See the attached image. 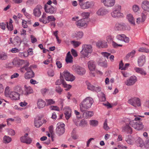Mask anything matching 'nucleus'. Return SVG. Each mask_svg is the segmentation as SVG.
Masks as SVG:
<instances>
[{"instance_id":"f257e3e1","label":"nucleus","mask_w":149,"mask_h":149,"mask_svg":"<svg viewBox=\"0 0 149 149\" xmlns=\"http://www.w3.org/2000/svg\"><path fill=\"white\" fill-rule=\"evenodd\" d=\"M94 102L93 99L90 97H88L84 99L80 104L79 109L82 112H85L90 108Z\"/></svg>"},{"instance_id":"f03ea898","label":"nucleus","mask_w":149,"mask_h":149,"mask_svg":"<svg viewBox=\"0 0 149 149\" xmlns=\"http://www.w3.org/2000/svg\"><path fill=\"white\" fill-rule=\"evenodd\" d=\"M141 120V119L139 117H135L134 120L130 122V124L135 129L137 130H140L142 129L144 127L142 123L140 121Z\"/></svg>"},{"instance_id":"7ed1b4c3","label":"nucleus","mask_w":149,"mask_h":149,"mask_svg":"<svg viewBox=\"0 0 149 149\" xmlns=\"http://www.w3.org/2000/svg\"><path fill=\"white\" fill-rule=\"evenodd\" d=\"M82 50L81 53L85 57H88L89 54H91L92 51V47L90 45H84L82 47Z\"/></svg>"},{"instance_id":"20e7f679","label":"nucleus","mask_w":149,"mask_h":149,"mask_svg":"<svg viewBox=\"0 0 149 149\" xmlns=\"http://www.w3.org/2000/svg\"><path fill=\"white\" fill-rule=\"evenodd\" d=\"M127 102L135 107L140 106L141 105L140 99L136 97L131 98L128 100Z\"/></svg>"},{"instance_id":"39448f33","label":"nucleus","mask_w":149,"mask_h":149,"mask_svg":"<svg viewBox=\"0 0 149 149\" xmlns=\"http://www.w3.org/2000/svg\"><path fill=\"white\" fill-rule=\"evenodd\" d=\"M72 70L79 75H82L86 72L84 68L81 67L78 65H74L72 67Z\"/></svg>"},{"instance_id":"423d86ee","label":"nucleus","mask_w":149,"mask_h":149,"mask_svg":"<svg viewBox=\"0 0 149 149\" xmlns=\"http://www.w3.org/2000/svg\"><path fill=\"white\" fill-rule=\"evenodd\" d=\"M56 130V133L60 136L62 135L65 132V125L64 124L59 123L57 124Z\"/></svg>"},{"instance_id":"0eeeda50","label":"nucleus","mask_w":149,"mask_h":149,"mask_svg":"<svg viewBox=\"0 0 149 149\" xmlns=\"http://www.w3.org/2000/svg\"><path fill=\"white\" fill-rule=\"evenodd\" d=\"M114 29L117 31H124L127 29V26L123 23H116L114 26Z\"/></svg>"},{"instance_id":"6e6552de","label":"nucleus","mask_w":149,"mask_h":149,"mask_svg":"<svg viewBox=\"0 0 149 149\" xmlns=\"http://www.w3.org/2000/svg\"><path fill=\"white\" fill-rule=\"evenodd\" d=\"M137 81V78L135 76L130 77L125 82V84L128 86H130L134 85Z\"/></svg>"},{"instance_id":"1a4fd4ad","label":"nucleus","mask_w":149,"mask_h":149,"mask_svg":"<svg viewBox=\"0 0 149 149\" xmlns=\"http://www.w3.org/2000/svg\"><path fill=\"white\" fill-rule=\"evenodd\" d=\"M79 5L81 8L85 9L93 7L94 6V3L92 1H87L84 3H80Z\"/></svg>"},{"instance_id":"9d476101","label":"nucleus","mask_w":149,"mask_h":149,"mask_svg":"<svg viewBox=\"0 0 149 149\" xmlns=\"http://www.w3.org/2000/svg\"><path fill=\"white\" fill-rule=\"evenodd\" d=\"M42 7L40 5H38L35 7L33 10V14L36 17H39L41 14Z\"/></svg>"},{"instance_id":"9b49d317","label":"nucleus","mask_w":149,"mask_h":149,"mask_svg":"<svg viewBox=\"0 0 149 149\" xmlns=\"http://www.w3.org/2000/svg\"><path fill=\"white\" fill-rule=\"evenodd\" d=\"M44 9L45 12L50 14H53L56 11V8L53 7L52 5H45Z\"/></svg>"},{"instance_id":"f8f14e48","label":"nucleus","mask_w":149,"mask_h":149,"mask_svg":"<svg viewBox=\"0 0 149 149\" xmlns=\"http://www.w3.org/2000/svg\"><path fill=\"white\" fill-rule=\"evenodd\" d=\"M25 70L27 72L24 75V77L26 79H31L34 76V74L33 71L32 69L25 68Z\"/></svg>"},{"instance_id":"ddd939ff","label":"nucleus","mask_w":149,"mask_h":149,"mask_svg":"<svg viewBox=\"0 0 149 149\" xmlns=\"http://www.w3.org/2000/svg\"><path fill=\"white\" fill-rule=\"evenodd\" d=\"M28 134L26 133L24 136L21 137L20 140L22 142L25 143L27 144H30L32 141V139L31 138L27 137Z\"/></svg>"},{"instance_id":"4468645a","label":"nucleus","mask_w":149,"mask_h":149,"mask_svg":"<svg viewBox=\"0 0 149 149\" xmlns=\"http://www.w3.org/2000/svg\"><path fill=\"white\" fill-rule=\"evenodd\" d=\"M10 42H9V44L12 43L16 46L19 45L21 43L20 39L17 36L15 37L13 39L12 38H10Z\"/></svg>"},{"instance_id":"2eb2a0df","label":"nucleus","mask_w":149,"mask_h":149,"mask_svg":"<svg viewBox=\"0 0 149 149\" xmlns=\"http://www.w3.org/2000/svg\"><path fill=\"white\" fill-rule=\"evenodd\" d=\"M101 2L106 6L111 7L113 6L115 4V0H101Z\"/></svg>"},{"instance_id":"dca6fc26","label":"nucleus","mask_w":149,"mask_h":149,"mask_svg":"<svg viewBox=\"0 0 149 149\" xmlns=\"http://www.w3.org/2000/svg\"><path fill=\"white\" fill-rule=\"evenodd\" d=\"M116 38L118 40L128 43L129 42V38L124 34H119L116 36Z\"/></svg>"},{"instance_id":"f3484780","label":"nucleus","mask_w":149,"mask_h":149,"mask_svg":"<svg viewBox=\"0 0 149 149\" xmlns=\"http://www.w3.org/2000/svg\"><path fill=\"white\" fill-rule=\"evenodd\" d=\"M84 19H82L76 22V25L79 28L86 27L87 25V22Z\"/></svg>"},{"instance_id":"a211bd4d","label":"nucleus","mask_w":149,"mask_h":149,"mask_svg":"<svg viewBox=\"0 0 149 149\" xmlns=\"http://www.w3.org/2000/svg\"><path fill=\"white\" fill-rule=\"evenodd\" d=\"M141 6L144 10L149 12V1L147 0L143 1L141 3Z\"/></svg>"},{"instance_id":"6ab92c4d","label":"nucleus","mask_w":149,"mask_h":149,"mask_svg":"<svg viewBox=\"0 0 149 149\" xmlns=\"http://www.w3.org/2000/svg\"><path fill=\"white\" fill-rule=\"evenodd\" d=\"M63 75L66 81H73L75 79L73 75H72L68 72H64Z\"/></svg>"},{"instance_id":"aec40b11","label":"nucleus","mask_w":149,"mask_h":149,"mask_svg":"<svg viewBox=\"0 0 149 149\" xmlns=\"http://www.w3.org/2000/svg\"><path fill=\"white\" fill-rule=\"evenodd\" d=\"M11 99L16 100L19 99V93L15 91L11 92L8 95Z\"/></svg>"},{"instance_id":"412c9836","label":"nucleus","mask_w":149,"mask_h":149,"mask_svg":"<svg viewBox=\"0 0 149 149\" xmlns=\"http://www.w3.org/2000/svg\"><path fill=\"white\" fill-rule=\"evenodd\" d=\"M88 67L90 71H93L95 70V63L93 60H91L88 63Z\"/></svg>"},{"instance_id":"4be33fe9","label":"nucleus","mask_w":149,"mask_h":149,"mask_svg":"<svg viewBox=\"0 0 149 149\" xmlns=\"http://www.w3.org/2000/svg\"><path fill=\"white\" fill-rule=\"evenodd\" d=\"M33 91L31 88L30 86L25 85L24 86V95H26L33 93Z\"/></svg>"},{"instance_id":"5701e85b","label":"nucleus","mask_w":149,"mask_h":149,"mask_svg":"<svg viewBox=\"0 0 149 149\" xmlns=\"http://www.w3.org/2000/svg\"><path fill=\"white\" fill-rule=\"evenodd\" d=\"M48 16L46 13H44L42 17L39 19V21L40 22L44 24L48 23Z\"/></svg>"},{"instance_id":"b1692460","label":"nucleus","mask_w":149,"mask_h":149,"mask_svg":"<svg viewBox=\"0 0 149 149\" xmlns=\"http://www.w3.org/2000/svg\"><path fill=\"white\" fill-rule=\"evenodd\" d=\"M72 111L71 109L69 107L65 109L64 115L66 120H68L71 116Z\"/></svg>"},{"instance_id":"393cba45","label":"nucleus","mask_w":149,"mask_h":149,"mask_svg":"<svg viewBox=\"0 0 149 149\" xmlns=\"http://www.w3.org/2000/svg\"><path fill=\"white\" fill-rule=\"evenodd\" d=\"M88 89L89 90L93 91H95L96 92H99L100 91L101 88L99 87H95L92 85L91 84H89L87 85Z\"/></svg>"},{"instance_id":"a878e982","label":"nucleus","mask_w":149,"mask_h":149,"mask_svg":"<svg viewBox=\"0 0 149 149\" xmlns=\"http://www.w3.org/2000/svg\"><path fill=\"white\" fill-rule=\"evenodd\" d=\"M97 46L100 48H106L107 47V42L105 41H99L97 43Z\"/></svg>"},{"instance_id":"bb28decb","label":"nucleus","mask_w":149,"mask_h":149,"mask_svg":"<svg viewBox=\"0 0 149 149\" xmlns=\"http://www.w3.org/2000/svg\"><path fill=\"white\" fill-rule=\"evenodd\" d=\"M125 141L129 144L132 145L134 144V139L131 136L128 135L126 136Z\"/></svg>"},{"instance_id":"cd10ccee","label":"nucleus","mask_w":149,"mask_h":149,"mask_svg":"<svg viewBox=\"0 0 149 149\" xmlns=\"http://www.w3.org/2000/svg\"><path fill=\"white\" fill-rule=\"evenodd\" d=\"M122 132H126L127 133L131 134L132 132V130L129 124H126L122 127Z\"/></svg>"},{"instance_id":"c85d7f7f","label":"nucleus","mask_w":149,"mask_h":149,"mask_svg":"<svg viewBox=\"0 0 149 149\" xmlns=\"http://www.w3.org/2000/svg\"><path fill=\"white\" fill-rule=\"evenodd\" d=\"M108 13L106 9L103 8H100L97 12L96 13L98 15L102 16L106 15Z\"/></svg>"},{"instance_id":"c756f323","label":"nucleus","mask_w":149,"mask_h":149,"mask_svg":"<svg viewBox=\"0 0 149 149\" xmlns=\"http://www.w3.org/2000/svg\"><path fill=\"white\" fill-rule=\"evenodd\" d=\"M111 15L113 17L120 18L123 17V14L119 11L115 10L111 13Z\"/></svg>"},{"instance_id":"7c9ffc66","label":"nucleus","mask_w":149,"mask_h":149,"mask_svg":"<svg viewBox=\"0 0 149 149\" xmlns=\"http://www.w3.org/2000/svg\"><path fill=\"white\" fill-rule=\"evenodd\" d=\"M145 58L146 56L143 55L139 57L138 60V64L139 66H142L143 65L145 62Z\"/></svg>"},{"instance_id":"2f4dec72","label":"nucleus","mask_w":149,"mask_h":149,"mask_svg":"<svg viewBox=\"0 0 149 149\" xmlns=\"http://www.w3.org/2000/svg\"><path fill=\"white\" fill-rule=\"evenodd\" d=\"M83 113V117L84 118H88L93 116L94 114L93 111H88L84 112Z\"/></svg>"},{"instance_id":"473e14b6","label":"nucleus","mask_w":149,"mask_h":149,"mask_svg":"<svg viewBox=\"0 0 149 149\" xmlns=\"http://www.w3.org/2000/svg\"><path fill=\"white\" fill-rule=\"evenodd\" d=\"M46 105V102L42 99H39L37 102V107L40 109L43 108Z\"/></svg>"},{"instance_id":"72a5a7b5","label":"nucleus","mask_w":149,"mask_h":149,"mask_svg":"<svg viewBox=\"0 0 149 149\" xmlns=\"http://www.w3.org/2000/svg\"><path fill=\"white\" fill-rule=\"evenodd\" d=\"M83 35V33L81 31H77L73 34L74 37L76 38L78 40L81 38Z\"/></svg>"},{"instance_id":"f704fd0d","label":"nucleus","mask_w":149,"mask_h":149,"mask_svg":"<svg viewBox=\"0 0 149 149\" xmlns=\"http://www.w3.org/2000/svg\"><path fill=\"white\" fill-rule=\"evenodd\" d=\"M41 118L40 117H37L35 119L34 124L35 126L37 127H39L42 125L41 121Z\"/></svg>"},{"instance_id":"c9c22d12","label":"nucleus","mask_w":149,"mask_h":149,"mask_svg":"<svg viewBox=\"0 0 149 149\" xmlns=\"http://www.w3.org/2000/svg\"><path fill=\"white\" fill-rule=\"evenodd\" d=\"M73 57L70 54V52H68L67 54L65 61L67 63H72L73 62Z\"/></svg>"},{"instance_id":"e433bc0d","label":"nucleus","mask_w":149,"mask_h":149,"mask_svg":"<svg viewBox=\"0 0 149 149\" xmlns=\"http://www.w3.org/2000/svg\"><path fill=\"white\" fill-rule=\"evenodd\" d=\"M127 18L130 24L133 25H135L134 19L132 14H128L127 16Z\"/></svg>"},{"instance_id":"4c0bfd02","label":"nucleus","mask_w":149,"mask_h":149,"mask_svg":"<svg viewBox=\"0 0 149 149\" xmlns=\"http://www.w3.org/2000/svg\"><path fill=\"white\" fill-rule=\"evenodd\" d=\"M24 63H25V65L20 69V71L22 72H24V70L25 69V70L26 68L27 69L30 68V69H32L33 67L32 65H31L30 67H29L28 66L29 65V63L27 61H24Z\"/></svg>"},{"instance_id":"58836bf2","label":"nucleus","mask_w":149,"mask_h":149,"mask_svg":"<svg viewBox=\"0 0 149 149\" xmlns=\"http://www.w3.org/2000/svg\"><path fill=\"white\" fill-rule=\"evenodd\" d=\"M134 70L136 72L142 75H145L146 74V72L142 68L135 67L134 68Z\"/></svg>"},{"instance_id":"ea45409f","label":"nucleus","mask_w":149,"mask_h":149,"mask_svg":"<svg viewBox=\"0 0 149 149\" xmlns=\"http://www.w3.org/2000/svg\"><path fill=\"white\" fill-rule=\"evenodd\" d=\"M135 53V51L134 50H133L130 52L128 53L125 56V58L126 60H128L130 57L132 58L134 56Z\"/></svg>"},{"instance_id":"a19ab883","label":"nucleus","mask_w":149,"mask_h":149,"mask_svg":"<svg viewBox=\"0 0 149 149\" xmlns=\"http://www.w3.org/2000/svg\"><path fill=\"white\" fill-rule=\"evenodd\" d=\"M87 125V121L84 119H82L80 121L78 126L84 127Z\"/></svg>"},{"instance_id":"79ce46f5","label":"nucleus","mask_w":149,"mask_h":149,"mask_svg":"<svg viewBox=\"0 0 149 149\" xmlns=\"http://www.w3.org/2000/svg\"><path fill=\"white\" fill-rule=\"evenodd\" d=\"M24 62V60H14L12 62L13 64L15 66H16L20 64H22Z\"/></svg>"},{"instance_id":"37998d69","label":"nucleus","mask_w":149,"mask_h":149,"mask_svg":"<svg viewBox=\"0 0 149 149\" xmlns=\"http://www.w3.org/2000/svg\"><path fill=\"white\" fill-rule=\"evenodd\" d=\"M11 138L8 136L5 135L3 137V141L4 143H6L10 142L11 141Z\"/></svg>"},{"instance_id":"c03bdc74","label":"nucleus","mask_w":149,"mask_h":149,"mask_svg":"<svg viewBox=\"0 0 149 149\" xmlns=\"http://www.w3.org/2000/svg\"><path fill=\"white\" fill-rule=\"evenodd\" d=\"M7 58V56L6 54L4 52H0V59L5 60Z\"/></svg>"},{"instance_id":"a18cd8bd","label":"nucleus","mask_w":149,"mask_h":149,"mask_svg":"<svg viewBox=\"0 0 149 149\" xmlns=\"http://www.w3.org/2000/svg\"><path fill=\"white\" fill-rule=\"evenodd\" d=\"M137 143H138V146L140 147H143L144 145L143 141V140L139 138L137 141Z\"/></svg>"},{"instance_id":"49530a36","label":"nucleus","mask_w":149,"mask_h":149,"mask_svg":"<svg viewBox=\"0 0 149 149\" xmlns=\"http://www.w3.org/2000/svg\"><path fill=\"white\" fill-rule=\"evenodd\" d=\"M90 124L93 126H96L98 124V121L95 120H91L90 121Z\"/></svg>"},{"instance_id":"de8ad7c7","label":"nucleus","mask_w":149,"mask_h":149,"mask_svg":"<svg viewBox=\"0 0 149 149\" xmlns=\"http://www.w3.org/2000/svg\"><path fill=\"white\" fill-rule=\"evenodd\" d=\"M64 82V80L62 79V77L61 76L60 79H58L55 82V84L56 85H60L62 83L63 84V82Z\"/></svg>"},{"instance_id":"09e8293b","label":"nucleus","mask_w":149,"mask_h":149,"mask_svg":"<svg viewBox=\"0 0 149 149\" xmlns=\"http://www.w3.org/2000/svg\"><path fill=\"white\" fill-rule=\"evenodd\" d=\"M90 13L89 12H83L81 14V16L84 18V19H85V18H88L89 16Z\"/></svg>"},{"instance_id":"8fccbe9b","label":"nucleus","mask_w":149,"mask_h":149,"mask_svg":"<svg viewBox=\"0 0 149 149\" xmlns=\"http://www.w3.org/2000/svg\"><path fill=\"white\" fill-rule=\"evenodd\" d=\"M63 85L64 88H66L65 89V90L66 91H68L71 87V85L67 84L65 82H63Z\"/></svg>"},{"instance_id":"3c124183","label":"nucleus","mask_w":149,"mask_h":149,"mask_svg":"<svg viewBox=\"0 0 149 149\" xmlns=\"http://www.w3.org/2000/svg\"><path fill=\"white\" fill-rule=\"evenodd\" d=\"M45 100L47 105L54 104L55 102L52 99H47Z\"/></svg>"},{"instance_id":"603ef678","label":"nucleus","mask_w":149,"mask_h":149,"mask_svg":"<svg viewBox=\"0 0 149 149\" xmlns=\"http://www.w3.org/2000/svg\"><path fill=\"white\" fill-rule=\"evenodd\" d=\"M48 23H49V22H51L53 21H55L56 19L54 16L53 15L48 16Z\"/></svg>"},{"instance_id":"864d4df0","label":"nucleus","mask_w":149,"mask_h":149,"mask_svg":"<svg viewBox=\"0 0 149 149\" xmlns=\"http://www.w3.org/2000/svg\"><path fill=\"white\" fill-rule=\"evenodd\" d=\"M133 10L135 12H136L139 10V8L138 5H134L132 7Z\"/></svg>"},{"instance_id":"5fc2aeb1","label":"nucleus","mask_w":149,"mask_h":149,"mask_svg":"<svg viewBox=\"0 0 149 149\" xmlns=\"http://www.w3.org/2000/svg\"><path fill=\"white\" fill-rule=\"evenodd\" d=\"M17 91L18 92L19 95H23L24 94V91H23L21 88L18 87L17 88Z\"/></svg>"},{"instance_id":"6e6d98bb","label":"nucleus","mask_w":149,"mask_h":149,"mask_svg":"<svg viewBox=\"0 0 149 149\" xmlns=\"http://www.w3.org/2000/svg\"><path fill=\"white\" fill-rule=\"evenodd\" d=\"M139 51L149 53V49H147L145 48L142 47L140 48L139 50Z\"/></svg>"},{"instance_id":"4d7b16f0","label":"nucleus","mask_w":149,"mask_h":149,"mask_svg":"<svg viewBox=\"0 0 149 149\" xmlns=\"http://www.w3.org/2000/svg\"><path fill=\"white\" fill-rule=\"evenodd\" d=\"M103 128L106 130H108L109 129V127L108 126L107 124V120H105L104 121V124Z\"/></svg>"},{"instance_id":"13d9d810","label":"nucleus","mask_w":149,"mask_h":149,"mask_svg":"<svg viewBox=\"0 0 149 149\" xmlns=\"http://www.w3.org/2000/svg\"><path fill=\"white\" fill-rule=\"evenodd\" d=\"M47 74L49 76L52 77L54 75V72L52 70L49 69L47 72Z\"/></svg>"},{"instance_id":"bf43d9fd","label":"nucleus","mask_w":149,"mask_h":149,"mask_svg":"<svg viewBox=\"0 0 149 149\" xmlns=\"http://www.w3.org/2000/svg\"><path fill=\"white\" fill-rule=\"evenodd\" d=\"M75 47H77L79 46L81 44V43L79 42L75 41H72L71 42Z\"/></svg>"},{"instance_id":"052dcab7","label":"nucleus","mask_w":149,"mask_h":149,"mask_svg":"<svg viewBox=\"0 0 149 149\" xmlns=\"http://www.w3.org/2000/svg\"><path fill=\"white\" fill-rule=\"evenodd\" d=\"M50 108L52 110L59 111L60 109L59 107L56 106H50Z\"/></svg>"},{"instance_id":"680f3d73","label":"nucleus","mask_w":149,"mask_h":149,"mask_svg":"<svg viewBox=\"0 0 149 149\" xmlns=\"http://www.w3.org/2000/svg\"><path fill=\"white\" fill-rule=\"evenodd\" d=\"M101 54L104 57H106L108 58V56L111 55V54L107 52H102L101 53Z\"/></svg>"},{"instance_id":"e2e57ef3","label":"nucleus","mask_w":149,"mask_h":149,"mask_svg":"<svg viewBox=\"0 0 149 149\" xmlns=\"http://www.w3.org/2000/svg\"><path fill=\"white\" fill-rule=\"evenodd\" d=\"M107 40L108 43H111L113 42V38L111 36H108L107 37Z\"/></svg>"},{"instance_id":"0e129e2a","label":"nucleus","mask_w":149,"mask_h":149,"mask_svg":"<svg viewBox=\"0 0 149 149\" xmlns=\"http://www.w3.org/2000/svg\"><path fill=\"white\" fill-rule=\"evenodd\" d=\"M14 119L12 118H9L7 120V122L8 125H11V123L14 121Z\"/></svg>"},{"instance_id":"69168bd1","label":"nucleus","mask_w":149,"mask_h":149,"mask_svg":"<svg viewBox=\"0 0 149 149\" xmlns=\"http://www.w3.org/2000/svg\"><path fill=\"white\" fill-rule=\"evenodd\" d=\"M22 26L24 28H26L28 26L27 24V22L25 20H23L22 22Z\"/></svg>"},{"instance_id":"338daca9","label":"nucleus","mask_w":149,"mask_h":149,"mask_svg":"<svg viewBox=\"0 0 149 149\" xmlns=\"http://www.w3.org/2000/svg\"><path fill=\"white\" fill-rule=\"evenodd\" d=\"M56 91L57 93H61L62 91V89L61 88L60 86H58L56 87Z\"/></svg>"},{"instance_id":"774afa93","label":"nucleus","mask_w":149,"mask_h":149,"mask_svg":"<svg viewBox=\"0 0 149 149\" xmlns=\"http://www.w3.org/2000/svg\"><path fill=\"white\" fill-rule=\"evenodd\" d=\"M79 119L78 118H77H77L75 119H74L73 120V122L74 123V124L77 126H78L79 125Z\"/></svg>"}]
</instances>
